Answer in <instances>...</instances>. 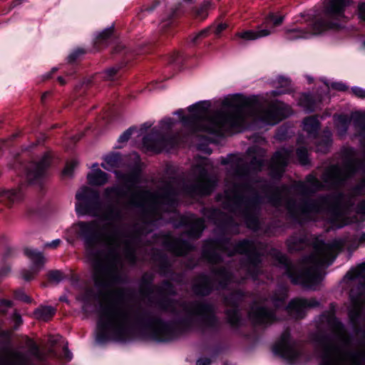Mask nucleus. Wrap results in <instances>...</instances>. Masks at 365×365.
Returning <instances> with one entry per match:
<instances>
[{
    "instance_id": "nucleus-1",
    "label": "nucleus",
    "mask_w": 365,
    "mask_h": 365,
    "mask_svg": "<svg viewBox=\"0 0 365 365\" xmlns=\"http://www.w3.org/2000/svg\"><path fill=\"white\" fill-rule=\"evenodd\" d=\"M119 218L118 211L109 209L99 220L80 222L76 225L86 241V255L93 267L96 286L104 292L98 327L102 332L115 337L125 334L130 315L123 304V293L112 289L118 277L116 266L96 250L101 245L117 254L129 249L125 236L115 226Z\"/></svg>"
},
{
    "instance_id": "nucleus-2",
    "label": "nucleus",
    "mask_w": 365,
    "mask_h": 365,
    "mask_svg": "<svg viewBox=\"0 0 365 365\" xmlns=\"http://www.w3.org/2000/svg\"><path fill=\"white\" fill-rule=\"evenodd\" d=\"M210 103L202 101L190 106V115L183 117L182 122L190 127L193 131H205L217 133L230 128H240L245 118L254 113L255 106L240 96L226 98L222 103V110L216 113H210ZM291 114V108L282 102H276L268 108L256 114L262 122L275 125Z\"/></svg>"
},
{
    "instance_id": "nucleus-3",
    "label": "nucleus",
    "mask_w": 365,
    "mask_h": 365,
    "mask_svg": "<svg viewBox=\"0 0 365 365\" xmlns=\"http://www.w3.org/2000/svg\"><path fill=\"white\" fill-rule=\"evenodd\" d=\"M327 321L334 333V338L326 339L321 342L320 365H363L365 351L356 354L348 352L349 337L341 324L333 315Z\"/></svg>"
},
{
    "instance_id": "nucleus-4",
    "label": "nucleus",
    "mask_w": 365,
    "mask_h": 365,
    "mask_svg": "<svg viewBox=\"0 0 365 365\" xmlns=\"http://www.w3.org/2000/svg\"><path fill=\"white\" fill-rule=\"evenodd\" d=\"M341 241L334 240L331 243H321L315 247L314 253L307 259L308 269L298 277H294L287 269L291 280L294 284H302L304 286L312 288L321 279L320 270L325 266L332 263L336 253L341 248Z\"/></svg>"
},
{
    "instance_id": "nucleus-5",
    "label": "nucleus",
    "mask_w": 365,
    "mask_h": 365,
    "mask_svg": "<svg viewBox=\"0 0 365 365\" xmlns=\"http://www.w3.org/2000/svg\"><path fill=\"white\" fill-rule=\"evenodd\" d=\"M346 0H328L322 18L317 20L312 29L293 28L284 31L286 39L289 41L307 38L314 34H319L329 29L339 26L344 16V7L347 5Z\"/></svg>"
},
{
    "instance_id": "nucleus-6",
    "label": "nucleus",
    "mask_w": 365,
    "mask_h": 365,
    "mask_svg": "<svg viewBox=\"0 0 365 365\" xmlns=\"http://www.w3.org/2000/svg\"><path fill=\"white\" fill-rule=\"evenodd\" d=\"M76 197L78 200L76 210L78 215H98V212L96 210V207L99 204L98 191L88 187H83L77 192Z\"/></svg>"
},
{
    "instance_id": "nucleus-7",
    "label": "nucleus",
    "mask_w": 365,
    "mask_h": 365,
    "mask_svg": "<svg viewBox=\"0 0 365 365\" xmlns=\"http://www.w3.org/2000/svg\"><path fill=\"white\" fill-rule=\"evenodd\" d=\"M356 162H349L343 167H330L324 174V181L328 187L336 186L342 180L350 176L356 170Z\"/></svg>"
},
{
    "instance_id": "nucleus-8",
    "label": "nucleus",
    "mask_w": 365,
    "mask_h": 365,
    "mask_svg": "<svg viewBox=\"0 0 365 365\" xmlns=\"http://www.w3.org/2000/svg\"><path fill=\"white\" fill-rule=\"evenodd\" d=\"M341 196H332L320 198L317 202L309 201L299 207V211L302 214H311L318 212L324 210H338L341 207Z\"/></svg>"
},
{
    "instance_id": "nucleus-9",
    "label": "nucleus",
    "mask_w": 365,
    "mask_h": 365,
    "mask_svg": "<svg viewBox=\"0 0 365 365\" xmlns=\"http://www.w3.org/2000/svg\"><path fill=\"white\" fill-rule=\"evenodd\" d=\"M24 254L31 261L32 267L30 269H23L21 277L24 280L30 281L43 268L46 259L41 252L34 248H26Z\"/></svg>"
},
{
    "instance_id": "nucleus-10",
    "label": "nucleus",
    "mask_w": 365,
    "mask_h": 365,
    "mask_svg": "<svg viewBox=\"0 0 365 365\" xmlns=\"http://www.w3.org/2000/svg\"><path fill=\"white\" fill-rule=\"evenodd\" d=\"M292 153V150L287 149H281L276 152L270 165L272 177L278 178L282 175L291 158Z\"/></svg>"
},
{
    "instance_id": "nucleus-11",
    "label": "nucleus",
    "mask_w": 365,
    "mask_h": 365,
    "mask_svg": "<svg viewBox=\"0 0 365 365\" xmlns=\"http://www.w3.org/2000/svg\"><path fill=\"white\" fill-rule=\"evenodd\" d=\"M194 172L198 173L196 185V192L201 195H208L214 189L216 182L208 177L204 167L195 168Z\"/></svg>"
},
{
    "instance_id": "nucleus-12",
    "label": "nucleus",
    "mask_w": 365,
    "mask_h": 365,
    "mask_svg": "<svg viewBox=\"0 0 365 365\" xmlns=\"http://www.w3.org/2000/svg\"><path fill=\"white\" fill-rule=\"evenodd\" d=\"M319 303L314 299H294L287 307V312L296 319L302 318L307 308L315 307Z\"/></svg>"
},
{
    "instance_id": "nucleus-13",
    "label": "nucleus",
    "mask_w": 365,
    "mask_h": 365,
    "mask_svg": "<svg viewBox=\"0 0 365 365\" xmlns=\"http://www.w3.org/2000/svg\"><path fill=\"white\" fill-rule=\"evenodd\" d=\"M249 317L251 321L256 324H267L274 321V314L264 307L254 305L249 312Z\"/></svg>"
},
{
    "instance_id": "nucleus-14",
    "label": "nucleus",
    "mask_w": 365,
    "mask_h": 365,
    "mask_svg": "<svg viewBox=\"0 0 365 365\" xmlns=\"http://www.w3.org/2000/svg\"><path fill=\"white\" fill-rule=\"evenodd\" d=\"M130 203L137 206H145L148 204H157L161 200L153 194L146 192H131Z\"/></svg>"
},
{
    "instance_id": "nucleus-15",
    "label": "nucleus",
    "mask_w": 365,
    "mask_h": 365,
    "mask_svg": "<svg viewBox=\"0 0 365 365\" xmlns=\"http://www.w3.org/2000/svg\"><path fill=\"white\" fill-rule=\"evenodd\" d=\"M272 33L271 29L264 28L263 25L258 26L255 30H245L237 32L235 36L245 41H255L268 36Z\"/></svg>"
},
{
    "instance_id": "nucleus-16",
    "label": "nucleus",
    "mask_w": 365,
    "mask_h": 365,
    "mask_svg": "<svg viewBox=\"0 0 365 365\" xmlns=\"http://www.w3.org/2000/svg\"><path fill=\"white\" fill-rule=\"evenodd\" d=\"M49 163V156L45 155L38 163L31 164L26 174L28 180L34 181L42 176Z\"/></svg>"
},
{
    "instance_id": "nucleus-17",
    "label": "nucleus",
    "mask_w": 365,
    "mask_h": 365,
    "mask_svg": "<svg viewBox=\"0 0 365 365\" xmlns=\"http://www.w3.org/2000/svg\"><path fill=\"white\" fill-rule=\"evenodd\" d=\"M289 334L288 332H284L281 337V341L277 345V351L283 355L284 357H287L290 359H294L297 354L294 350L293 346L289 341Z\"/></svg>"
},
{
    "instance_id": "nucleus-18",
    "label": "nucleus",
    "mask_w": 365,
    "mask_h": 365,
    "mask_svg": "<svg viewBox=\"0 0 365 365\" xmlns=\"http://www.w3.org/2000/svg\"><path fill=\"white\" fill-rule=\"evenodd\" d=\"M88 182L91 185L101 186L108 180V175L99 168L93 169L87 175Z\"/></svg>"
},
{
    "instance_id": "nucleus-19",
    "label": "nucleus",
    "mask_w": 365,
    "mask_h": 365,
    "mask_svg": "<svg viewBox=\"0 0 365 365\" xmlns=\"http://www.w3.org/2000/svg\"><path fill=\"white\" fill-rule=\"evenodd\" d=\"M183 310L192 315H205L210 312L211 308L204 304L193 303L184 305Z\"/></svg>"
},
{
    "instance_id": "nucleus-20",
    "label": "nucleus",
    "mask_w": 365,
    "mask_h": 365,
    "mask_svg": "<svg viewBox=\"0 0 365 365\" xmlns=\"http://www.w3.org/2000/svg\"><path fill=\"white\" fill-rule=\"evenodd\" d=\"M56 309L51 306L40 307L34 312L35 317L38 319L47 321L55 314Z\"/></svg>"
},
{
    "instance_id": "nucleus-21",
    "label": "nucleus",
    "mask_w": 365,
    "mask_h": 365,
    "mask_svg": "<svg viewBox=\"0 0 365 365\" xmlns=\"http://www.w3.org/2000/svg\"><path fill=\"white\" fill-rule=\"evenodd\" d=\"M210 289V282L205 277L200 278L194 285V292L197 294L206 295L209 294Z\"/></svg>"
},
{
    "instance_id": "nucleus-22",
    "label": "nucleus",
    "mask_w": 365,
    "mask_h": 365,
    "mask_svg": "<svg viewBox=\"0 0 365 365\" xmlns=\"http://www.w3.org/2000/svg\"><path fill=\"white\" fill-rule=\"evenodd\" d=\"M115 175L119 180L123 181L125 185L130 190L135 187L139 180V175L138 173L131 175H120L118 171H115Z\"/></svg>"
},
{
    "instance_id": "nucleus-23",
    "label": "nucleus",
    "mask_w": 365,
    "mask_h": 365,
    "mask_svg": "<svg viewBox=\"0 0 365 365\" xmlns=\"http://www.w3.org/2000/svg\"><path fill=\"white\" fill-rule=\"evenodd\" d=\"M254 251V244L249 241H242L239 242L235 246V252L239 253H245L249 255V258L252 263H255V260L252 257V252Z\"/></svg>"
},
{
    "instance_id": "nucleus-24",
    "label": "nucleus",
    "mask_w": 365,
    "mask_h": 365,
    "mask_svg": "<svg viewBox=\"0 0 365 365\" xmlns=\"http://www.w3.org/2000/svg\"><path fill=\"white\" fill-rule=\"evenodd\" d=\"M322 186L319 181L314 176L309 175L307 178L306 182L303 185V191L304 194L314 192Z\"/></svg>"
},
{
    "instance_id": "nucleus-25",
    "label": "nucleus",
    "mask_w": 365,
    "mask_h": 365,
    "mask_svg": "<svg viewBox=\"0 0 365 365\" xmlns=\"http://www.w3.org/2000/svg\"><path fill=\"white\" fill-rule=\"evenodd\" d=\"M334 120L339 135H344L347 130L348 125L350 123L351 120L346 115H338L334 118Z\"/></svg>"
},
{
    "instance_id": "nucleus-26",
    "label": "nucleus",
    "mask_w": 365,
    "mask_h": 365,
    "mask_svg": "<svg viewBox=\"0 0 365 365\" xmlns=\"http://www.w3.org/2000/svg\"><path fill=\"white\" fill-rule=\"evenodd\" d=\"M120 161V157L118 154H112L107 155L104 158V163L101 164L102 168L110 170L117 167Z\"/></svg>"
},
{
    "instance_id": "nucleus-27",
    "label": "nucleus",
    "mask_w": 365,
    "mask_h": 365,
    "mask_svg": "<svg viewBox=\"0 0 365 365\" xmlns=\"http://www.w3.org/2000/svg\"><path fill=\"white\" fill-rule=\"evenodd\" d=\"M304 130L309 134H313L319 129V121L314 117L307 118L304 120Z\"/></svg>"
},
{
    "instance_id": "nucleus-28",
    "label": "nucleus",
    "mask_w": 365,
    "mask_h": 365,
    "mask_svg": "<svg viewBox=\"0 0 365 365\" xmlns=\"http://www.w3.org/2000/svg\"><path fill=\"white\" fill-rule=\"evenodd\" d=\"M105 197L108 200H118L121 198L123 194L117 186L107 187L104 191Z\"/></svg>"
},
{
    "instance_id": "nucleus-29",
    "label": "nucleus",
    "mask_w": 365,
    "mask_h": 365,
    "mask_svg": "<svg viewBox=\"0 0 365 365\" xmlns=\"http://www.w3.org/2000/svg\"><path fill=\"white\" fill-rule=\"evenodd\" d=\"M204 220L200 218L195 219L192 231L189 235L193 237H199L200 233L204 230Z\"/></svg>"
},
{
    "instance_id": "nucleus-30",
    "label": "nucleus",
    "mask_w": 365,
    "mask_h": 365,
    "mask_svg": "<svg viewBox=\"0 0 365 365\" xmlns=\"http://www.w3.org/2000/svg\"><path fill=\"white\" fill-rule=\"evenodd\" d=\"M284 20V17L282 16H277L274 14L270 13L265 19L264 22L262 24L264 28H267V24L270 21L272 22L273 27L279 26L282 24Z\"/></svg>"
},
{
    "instance_id": "nucleus-31",
    "label": "nucleus",
    "mask_w": 365,
    "mask_h": 365,
    "mask_svg": "<svg viewBox=\"0 0 365 365\" xmlns=\"http://www.w3.org/2000/svg\"><path fill=\"white\" fill-rule=\"evenodd\" d=\"M353 308L349 312V315L351 320H354V318L359 314L362 304L354 299L353 294H351Z\"/></svg>"
},
{
    "instance_id": "nucleus-32",
    "label": "nucleus",
    "mask_w": 365,
    "mask_h": 365,
    "mask_svg": "<svg viewBox=\"0 0 365 365\" xmlns=\"http://www.w3.org/2000/svg\"><path fill=\"white\" fill-rule=\"evenodd\" d=\"M2 196L9 200L11 202H15L21 199V195L16 190H6L4 191Z\"/></svg>"
},
{
    "instance_id": "nucleus-33",
    "label": "nucleus",
    "mask_w": 365,
    "mask_h": 365,
    "mask_svg": "<svg viewBox=\"0 0 365 365\" xmlns=\"http://www.w3.org/2000/svg\"><path fill=\"white\" fill-rule=\"evenodd\" d=\"M297 158L302 165H307L309 163L308 153L304 148H299L297 151Z\"/></svg>"
},
{
    "instance_id": "nucleus-34",
    "label": "nucleus",
    "mask_w": 365,
    "mask_h": 365,
    "mask_svg": "<svg viewBox=\"0 0 365 365\" xmlns=\"http://www.w3.org/2000/svg\"><path fill=\"white\" fill-rule=\"evenodd\" d=\"M227 316L230 323L233 325L236 324L240 319L238 312L235 309L227 310Z\"/></svg>"
},
{
    "instance_id": "nucleus-35",
    "label": "nucleus",
    "mask_w": 365,
    "mask_h": 365,
    "mask_svg": "<svg viewBox=\"0 0 365 365\" xmlns=\"http://www.w3.org/2000/svg\"><path fill=\"white\" fill-rule=\"evenodd\" d=\"M11 365H28L24 356L16 354L14 356L12 364Z\"/></svg>"
},
{
    "instance_id": "nucleus-36",
    "label": "nucleus",
    "mask_w": 365,
    "mask_h": 365,
    "mask_svg": "<svg viewBox=\"0 0 365 365\" xmlns=\"http://www.w3.org/2000/svg\"><path fill=\"white\" fill-rule=\"evenodd\" d=\"M133 131V128L126 130L122 135H120L118 141L120 143H124L128 140Z\"/></svg>"
},
{
    "instance_id": "nucleus-37",
    "label": "nucleus",
    "mask_w": 365,
    "mask_h": 365,
    "mask_svg": "<svg viewBox=\"0 0 365 365\" xmlns=\"http://www.w3.org/2000/svg\"><path fill=\"white\" fill-rule=\"evenodd\" d=\"M143 145L149 150H153L155 152H160V150L155 148V145L150 142V138L148 137H145L143 138Z\"/></svg>"
},
{
    "instance_id": "nucleus-38",
    "label": "nucleus",
    "mask_w": 365,
    "mask_h": 365,
    "mask_svg": "<svg viewBox=\"0 0 365 365\" xmlns=\"http://www.w3.org/2000/svg\"><path fill=\"white\" fill-rule=\"evenodd\" d=\"M111 34L112 30L110 29H105L98 35L97 38L98 41L106 40L110 36Z\"/></svg>"
},
{
    "instance_id": "nucleus-39",
    "label": "nucleus",
    "mask_w": 365,
    "mask_h": 365,
    "mask_svg": "<svg viewBox=\"0 0 365 365\" xmlns=\"http://www.w3.org/2000/svg\"><path fill=\"white\" fill-rule=\"evenodd\" d=\"M352 93L358 98H365V89L359 87H354L351 89Z\"/></svg>"
},
{
    "instance_id": "nucleus-40",
    "label": "nucleus",
    "mask_w": 365,
    "mask_h": 365,
    "mask_svg": "<svg viewBox=\"0 0 365 365\" xmlns=\"http://www.w3.org/2000/svg\"><path fill=\"white\" fill-rule=\"evenodd\" d=\"M240 191V187L238 185H234L233 192H230L228 190L225 191V195L227 198H236Z\"/></svg>"
},
{
    "instance_id": "nucleus-41",
    "label": "nucleus",
    "mask_w": 365,
    "mask_h": 365,
    "mask_svg": "<svg viewBox=\"0 0 365 365\" xmlns=\"http://www.w3.org/2000/svg\"><path fill=\"white\" fill-rule=\"evenodd\" d=\"M262 165V160L261 158L257 159V158H255L252 162H251V168L253 170H260L261 167Z\"/></svg>"
},
{
    "instance_id": "nucleus-42",
    "label": "nucleus",
    "mask_w": 365,
    "mask_h": 365,
    "mask_svg": "<svg viewBox=\"0 0 365 365\" xmlns=\"http://www.w3.org/2000/svg\"><path fill=\"white\" fill-rule=\"evenodd\" d=\"M11 307V302L8 300L1 299L0 300V311L2 313L6 312V309Z\"/></svg>"
},
{
    "instance_id": "nucleus-43",
    "label": "nucleus",
    "mask_w": 365,
    "mask_h": 365,
    "mask_svg": "<svg viewBox=\"0 0 365 365\" xmlns=\"http://www.w3.org/2000/svg\"><path fill=\"white\" fill-rule=\"evenodd\" d=\"M61 243V240H59V239H56V240H53L52 242H47L44 245L43 247L44 248H51V249H55L58 246L60 245V244Z\"/></svg>"
},
{
    "instance_id": "nucleus-44",
    "label": "nucleus",
    "mask_w": 365,
    "mask_h": 365,
    "mask_svg": "<svg viewBox=\"0 0 365 365\" xmlns=\"http://www.w3.org/2000/svg\"><path fill=\"white\" fill-rule=\"evenodd\" d=\"M16 297L21 301L28 302V303L31 302L30 297L21 292H17L16 294Z\"/></svg>"
},
{
    "instance_id": "nucleus-45",
    "label": "nucleus",
    "mask_w": 365,
    "mask_h": 365,
    "mask_svg": "<svg viewBox=\"0 0 365 365\" xmlns=\"http://www.w3.org/2000/svg\"><path fill=\"white\" fill-rule=\"evenodd\" d=\"M76 163L75 162L68 164L65 169L63 170V174L66 175H71L73 170L76 166Z\"/></svg>"
},
{
    "instance_id": "nucleus-46",
    "label": "nucleus",
    "mask_w": 365,
    "mask_h": 365,
    "mask_svg": "<svg viewBox=\"0 0 365 365\" xmlns=\"http://www.w3.org/2000/svg\"><path fill=\"white\" fill-rule=\"evenodd\" d=\"M49 277L55 281H60L62 278V274L58 271H53L50 272Z\"/></svg>"
},
{
    "instance_id": "nucleus-47",
    "label": "nucleus",
    "mask_w": 365,
    "mask_h": 365,
    "mask_svg": "<svg viewBox=\"0 0 365 365\" xmlns=\"http://www.w3.org/2000/svg\"><path fill=\"white\" fill-rule=\"evenodd\" d=\"M84 53V51L83 49L78 48L74 51L70 56V61H74L77 57Z\"/></svg>"
},
{
    "instance_id": "nucleus-48",
    "label": "nucleus",
    "mask_w": 365,
    "mask_h": 365,
    "mask_svg": "<svg viewBox=\"0 0 365 365\" xmlns=\"http://www.w3.org/2000/svg\"><path fill=\"white\" fill-rule=\"evenodd\" d=\"M118 70L115 68H111L106 71L105 78L107 79H111L117 73Z\"/></svg>"
},
{
    "instance_id": "nucleus-49",
    "label": "nucleus",
    "mask_w": 365,
    "mask_h": 365,
    "mask_svg": "<svg viewBox=\"0 0 365 365\" xmlns=\"http://www.w3.org/2000/svg\"><path fill=\"white\" fill-rule=\"evenodd\" d=\"M359 16L362 20H365V3L359 5Z\"/></svg>"
},
{
    "instance_id": "nucleus-50",
    "label": "nucleus",
    "mask_w": 365,
    "mask_h": 365,
    "mask_svg": "<svg viewBox=\"0 0 365 365\" xmlns=\"http://www.w3.org/2000/svg\"><path fill=\"white\" fill-rule=\"evenodd\" d=\"M331 87L338 91H345L347 87L341 83H334L331 84Z\"/></svg>"
},
{
    "instance_id": "nucleus-51",
    "label": "nucleus",
    "mask_w": 365,
    "mask_h": 365,
    "mask_svg": "<svg viewBox=\"0 0 365 365\" xmlns=\"http://www.w3.org/2000/svg\"><path fill=\"white\" fill-rule=\"evenodd\" d=\"M209 29H206L205 30L201 31L198 34H197L192 38L193 41H195L197 38L206 36L208 33Z\"/></svg>"
},
{
    "instance_id": "nucleus-52",
    "label": "nucleus",
    "mask_w": 365,
    "mask_h": 365,
    "mask_svg": "<svg viewBox=\"0 0 365 365\" xmlns=\"http://www.w3.org/2000/svg\"><path fill=\"white\" fill-rule=\"evenodd\" d=\"M212 6V0H206L203 1L200 6V10L207 11Z\"/></svg>"
},
{
    "instance_id": "nucleus-53",
    "label": "nucleus",
    "mask_w": 365,
    "mask_h": 365,
    "mask_svg": "<svg viewBox=\"0 0 365 365\" xmlns=\"http://www.w3.org/2000/svg\"><path fill=\"white\" fill-rule=\"evenodd\" d=\"M329 143H330V140L329 139H327L325 142H324V145L323 146L321 147V145H319L318 148H317V151L319 152H326L329 145Z\"/></svg>"
},
{
    "instance_id": "nucleus-54",
    "label": "nucleus",
    "mask_w": 365,
    "mask_h": 365,
    "mask_svg": "<svg viewBox=\"0 0 365 365\" xmlns=\"http://www.w3.org/2000/svg\"><path fill=\"white\" fill-rule=\"evenodd\" d=\"M227 28L226 24H220L217 26L215 33V34L218 35L220 34L223 30H225Z\"/></svg>"
},
{
    "instance_id": "nucleus-55",
    "label": "nucleus",
    "mask_w": 365,
    "mask_h": 365,
    "mask_svg": "<svg viewBox=\"0 0 365 365\" xmlns=\"http://www.w3.org/2000/svg\"><path fill=\"white\" fill-rule=\"evenodd\" d=\"M196 15L199 18L205 19L207 16V11L205 10H200V7L197 10Z\"/></svg>"
},
{
    "instance_id": "nucleus-56",
    "label": "nucleus",
    "mask_w": 365,
    "mask_h": 365,
    "mask_svg": "<svg viewBox=\"0 0 365 365\" xmlns=\"http://www.w3.org/2000/svg\"><path fill=\"white\" fill-rule=\"evenodd\" d=\"M365 187V180L363 181L359 186L357 187L355 192L356 194L362 195L365 193V191L364 190L363 187Z\"/></svg>"
},
{
    "instance_id": "nucleus-57",
    "label": "nucleus",
    "mask_w": 365,
    "mask_h": 365,
    "mask_svg": "<svg viewBox=\"0 0 365 365\" xmlns=\"http://www.w3.org/2000/svg\"><path fill=\"white\" fill-rule=\"evenodd\" d=\"M365 121V116L362 115H359L358 119L356 121V126L361 127V124H363Z\"/></svg>"
},
{
    "instance_id": "nucleus-58",
    "label": "nucleus",
    "mask_w": 365,
    "mask_h": 365,
    "mask_svg": "<svg viewBox=\"0 0 365 365\" xmlns=\"http://www.w3.org/2000/svg\"><path fill=\"white\" fill-rule=\"evenodd\" d=\"M210 360L209 359H200L197 361V365H209Z\"/></svg>"
},
{
    "instance_id": "nucleus-59",
    "label": "nucleus",
    "mask_w": 365,
    "mask_h": 365,
    "mask_svg": "<svg viewBox=\"0 0 365 365\" xmlns=\"http://www.w3.org/2000/svg\"><path fill=\"white\" fill-rule=\"evenodd\" d=\"M11 271L10 267H6L0 270V277L6 276Z\"/></svg>"
},
{
    "instance_id": "nucleus-60",
    "label": "nucleus",
    "mask_w": 365,
    "mask_h": 365,
    "mask_svg": "<svg viewBox=\"0 0 365 365\" xmlns=\"http://www.w3.org/2000/svg\"><path fill=\"white\" fill-rule=\"evenodd\" d=\"M162 124H165L168 127H170L173 125V120L170 118L166 119L163 121H162Z\"/></svg>"
},
{
    "instance_id": "nucleus-61",
    "label": "nucleus",
    "mask_w": 365,
    "mask_h": 365,
    "mask_svg": "<svg viewBox=\"0 0 365 365\" xmlns=\"http://www.w3.org/2000/svg\"><path fill=\"white\" fill-rule=\"evenodd\" d=\"M14 319L16 320V323L20 324L22 322L21 317L19 314H14Z\"/></svg>"
},
{
    "instance_id": "nucleus-62",
    "label": "nucleus",
    "mask_w": 365,
    "mask_h": 365,
    "mask_svg": "<svg viewBox=\"0 0 365 365\" xmlns=\"http://www.w3.org/2000/svg\"><path fill=\"white\" fill-rule=\"evenodd\" d=\"M359 210L365 214V202H363L360 204Z\"/></svg>"
},
{
    "instance_id": "nucleus-63",
    "label": "nucleus",
    "mask_w": 365,
    "mask_h": 365,
    "mask_svg": "<svg viewBox=\"0 0 365 365\" xmlns=\"http://www.w3.org/2000/svg\"><path fill=\"white\" fill-rule=\"evenodd\" d=\"M65 356L68 360L71 359V353L67 349H65Z\"/></svg>"
},
{
    "instance_id": "nucleus-64",
    "label": "nucleus",
    "mask_w": 365,
    "mask_h": 365,
    "mask_svg": "<svg viewBox=\"0 0 365 365\" xmlns=\"http://www.w3.org/2000/svg\"><path fill=\"white\" fill-rule=\"evenodd\" d=\"M151 126L150 124L149 123H145L142 125V128H141V130L144 129V130H146L148 128H149Z\"/></svg>"
}]
</instances>
